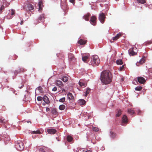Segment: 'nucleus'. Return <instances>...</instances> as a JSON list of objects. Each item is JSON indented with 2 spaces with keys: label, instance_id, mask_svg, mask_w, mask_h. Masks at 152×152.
<instances>
[{
  "label": "nucleus",
  "instance_id": "1",
  "mask_svg": "<svg viewBox=\"0 0 152 152\" xmlns=\"http://www.w3.org/2000/svg\"><path fill=\"white\" fill-rule=\"evenodd\" d=\"M101 80L103 84H109L112 81V76L110 72L107 71H104L102 72Z\"/></svg>",
  "mask_w": 152,
  "mask_h": 152
},
{
  "label": "nucleus",
  "instance_id": "2",
  "mask_svg": "<svg viewBox=\"0 0 152 152\" xmlns=\"http://www.w3.org/2000/svg\"><path fill=\"white\" fill-rule=\"evenodd\" d=\"M91 61L92 62L91 64H89L93 66L98 65L100 63V60L97 55L94 56H93V59L91 60Z\"/></svg>",
  "mask_w": 152,
  "mask_h": 152
},
{
  "label": "nucleus",
  "instance_id": "3",
  "mask_svg": "<svg viewBox=\"0 0 152 152\" xmlns=\"http://www.w3.org/2000/svg\"><path fill=\"white\" fill-rule=\"evenodd\" d=\"M15 148L18 150L21 151L24 148V144L21 141H18L16 143L15 145Z\"/></svg>",
  "mask_w": 152,
  "mask_h": 152
},
{
  "label": "nucleus",
  "instance_id": "4",
  "mask_svg": "<svg viewBox=\"0 0 152 152\" xmlns=\"http://www.w3.org/2000/svg\"><path fill=\"white\" fill-rule=\"evenodd\" d=\"M105 18L104 13H101L99 14V20L102 23H104Z\"/></svg>",
  "mask_w": 152,
  "mask_h": 152
},
{
  "label": "nucleus",
  "instance_id": "5",
  "mask_svg": "<svg viewBox=\"0 0 152 152\" xmlns=\"http://www.w3.org/2000/svg\"><path fill=\"white\" fill-rule=\"evenodd\" d=\"M97 19L96 18L95 16H92L91 17L90 22L91 24L94 26H95L96 23V20Z\"/></svg>",
  "mask_w": 152,
  "mask_h": 152
},
{
  "label": "nucleus",
  "instance_id": "6",
  "mask_svg": "<svg viewBox=\"0 0 152 152\" xmlns=\"http://www.w3.org/2000/svg\"><path fill=\"white\" fill-rule=\"evenodd\" d=\"M128 122V118L126 116L124 115L122 118V121L121 123L122 126H125V124H126Z\"/></svg>",
  "mask_w": 152,
  "mask_h": 152
},
{
  "label": "nucleus",
  "instance_id": "7",
  "mask_svg": "<svg viewBox=\"0 0 152 152\" xmlns=\"http://www.w3.org/2000/svg\"><path fill=\"white\" fill-rule=\"evenodd\" d=\"M68 58L69 61H72L73 62L75 61L76 60L74 55L71 53L69 54Z\"/></svg>",
  "mask_w": 152,
  "mask_h": 152
},
{
  "label": "nucleus",
  "instance_id": "8",
  "mask_svg": "<svg viewBox=\"0 0 152 152\" xmlns=\"http://www.w3.org/2000/svg\"><path fill=\"white\" fill-rule=\"evenodd\" d=\"M138 81L141 84H144L146 82L145 78L142 77H138L137 78Z\"/></svg>",
  "mask_w": 152,
  "mask_h": 152
},
{
  "label": "nucleus",
  "instance_id": "9",
  "mask_svg": "<svg viewBox=\"0 0 152 152\" xmlns=\"http://www.w3.org/2000/svg\"><path fill=\"white\" fill-rule=\"evenodd\" d=\"M56 130L53 129H47V132L50 134H54L56 132Z\"/></svg>",
  "mask_w": 152,
  "mask_h": 152
},
{
  "label": "nucleus",
  "instance_id": "10",
  "mask_svg": "<svg viewBox=\"0 0 152 152\" xmlns=\"http://www.w3.org/2000/svg\"><path fill=\"white\" fill-rule=\"evenodd\" d=\"M56 83L57 86L60 87H63L64 86V84L62 82L59 80H57L56 81Z\"/></svg>",
  "mask_w": 152,
  "mask_h": 152
},
{
  "label": "nucleus",
  "instance_id": "11",
  "mask_svg": "<svg viewBox=\"0 0 152 152\" xmlns=\"http://www.w3.org/2000/svg\"><path fill=\"white\" fill-rule=\"evenodd\" d=\"M44 102L47 104L50 103V101L48 97L46 96H44L43 98Z\"/></svg>",
  "mask_w": 152,
  "mask_h": 152
},
{
  "label": "nucleus",
  "instance_id": "12",
  "mask_svg": "<svg viewBox=\"0 0 152 152\" xmlns=\"http://www.w3.org/2000/svg\"><path fill=\"white\" fill-rule=\"evenodd\" d=\"M122 35L121 33L118 34L115 37H113V40H116L118 39Z\"/></svg>",
  "mask_w": 152,
  "mask_h": 152
},
{
  "label": "nucleus",
  "instance_id": "13",
  "mask_svg": "<svg viewBox=\"0 0 152 152\" xmlns=\"http://www.w3.org/2000/svg\"><path fill=\"white\" fill-rule=\"evenodd\" d=\"M129 53L130 56H134L136 55L137 53L134 51L133 49H130L129 50Z\"/></svg>",
  "mask_w": 152,
  "mask_h": 152
},
{
  "label": "nucleus",
  "instance_id": "14",
  "mask_svg": "<svg viewBox=\"0 0 152 152\" xmlns=\"http://www.w3.org/2000/svg\"><path fill=\"white\" fill-rule=\"evenodd\" d=\"M38 20L41 21V22L42 21L45 19L44 14H42L40 15L38 17Z\"/></svg>",
  "mask_w": 152,
  "mask_h": 152
},
{
  "label": "nucleus",
  "instance_id": "15",
  "mask_svg": "<svg viewBox=\"0 0 152 152\" xmlns=\"http://www.w3.org/2000/svg\"><path fill=\"white\" fill-rule=\"evenodd\" d=\"M91 15L89 13H87L86 15H85L83 17V18L86 21H88L89 20V17Z\"/></svg>",
  "mask_w": 152,
  "mask_h": 152
},
{
  "label": "nucleus",
  "instance_id": "16",
  "mask_svg": "<svg viewBox=\"0 0 152 152\" xmlns=\"http://www.w3.org/2000/svg\"><path fill=\"white\" fill-rule=\"evenodd\" d=\"M67 96L68 98L71 100H73L74 99V97L72 94L70 93H69L67 94Z\"/></svg>",
  "mask_w": 152,
  "mask_h": 152
},
{
  "label": "nucleus",
  "instance_id": "17",
  "mask_svg": "<svg viewBox=\"0 0 152 152\" xmlns=\"http://www.w3.org/2000/svg\"><path fill=\"white\" fill-rule=\"evenodd\" d=\"M27 10L31 11L33 10L34 9V7L33 5L31 4H29L28 5Z\"/></svg>",
  "mask_w": 152,
  "mask_h": 152
},
{
  "label": "nucleus",
  "instance_id": "18",
  "mask_svg": "<svg viewBox=\"0 0 152 152\" xmlns=\"http://www.w3.org/2000/svg\"><path fill=\"white\" fill-rule=\"evenodd\" d=\"M78 43L80 45H83L85 44L86 43V41H84L82 39H80L78 42Z\"/></svg>",
  "mask_w": 152,
  "mask_h": 152
},
{
  "label": "nucleus",
  "instance_id": "19",
  "mask_svg": "<svg viewBox=\"0 0 152 152\" xmlns=\"http://www.w3.org/2000/svg\"><path fill=\"white\" fill-rule=\"evenodd\" d=\"M8 122V120L1 118L0 119V122L2 124H6Z\"/></svg>",
  "mask_w": 152,
  "mask_h": 152
},
{
  "label": "nucleus",
  "instance_id": "20",
  "mask_svg": "<svg viewBox=\"0 0 152 152\" xmlns=\"http://www.w3.org/2000/svg\"><path fill=\"white\" fill-rule=\"evenodd\" d=\"M43 3L42 1H40L39 2V11H41L42 10V6L43 5Z\"/></svg>",
  "mask_w": 152,
  "mask_h": 152
},
{
  "label": "nucleus",
  "instance_id": "21",
  "mask_svg": "<svg viewBox=\"0 0 152 152\" xmlns=\"http://www.w3.org/2000/svg\"><path fill=\"white\" fill-rule=\"evenodd\" d=\"M31 134H40L41 132L39 130H37V131H32L30 132Z\"/></svg>",
  "mask_w": 152,
  "mask_h": 152
},
{
  "label": "nucleus",
  "instance_id": "22",
  "mask_svg": "<svg viewBox=\"0 0 152 152\" xmlns=\"http://www.w3.org/2000/svg\"><path fill=\"white\" fill-rule=\"evenodd\" d=\"M23 69L20 68L18 70H15L14 71V72L15 74H18L19 72H23Z\"/></svg>",
  "mask_w": 152,
  "mask_h": 152
},
{
  "label": "nucleus",
  "instance_id": "23",
  "mask_svg": "<svg viewBox=\"0 0 152 152\" xmlns=\"http://www.w3.org/2000/svg\"><path fill=\"white\" fill-rule=\"evenodd\" d=\"M128 113L131 115H132L135 113L134 110L131 109H129L128 110Z\"/></svg>",
  "mask_w": 152,
  "mask_h": 152
},
{
  "label": "nucleus",
  "instance_id": "24",
  "mask_svg": "<svg viewBox=\"0 0 152 152\" xmlns=\"http://www.w3.org/2000/svg\"><path fill=\"white\" fill-rule=\"evenodd\" d=\"M116 63L117 64L122 65L123 64V62L121 59H120L117 60Z\"/></svg>",
  "mask_w": 152,
  "mask_h": 152
},
{
  "label": "nucleus",
  "instance_id": "25",
  "mask_svg": "<svg viewBox=\"0 0 152 152\" xmlns=\"http://www.w3.org/2000/svg\"><path fill=\"white\" fill-rule=\"evenodd\" d=\"M90 91L91 89L89 88H87L86 92L84 93V95L85 96H87V94H88L90 92Z\"/></svg>",
  "mask_w": 152,
  "mask_h": 152
},
{
  "label": "nucleus",
  "instance_id": "26",
  "mask_svg": "<svg viewBox=\"0 0 152 152\" xmlns=\"http://www.w3.org/2000/svg\"><path fill=\"white\" fill-rule=\"evenodd\" d=\"M88 56H85L82 57V59L83 61L85 62L88 59Z\"/></svg>",
  "mask_w": 152,
  "mask_h": 152
},
{
  "label": "nucleus",
  "instance_id": "27",
  "mask_svg": "<svg viewBox=\"0 0 152 152\" xmlns=\"http://www.w3.org/2000/svg\"><path fill=\"white\" fill-rule=\"evenodd\" d=\"M79 103L81 105H83L86 103V101L83 99H81L79 100Z\"/></svg>",
  "mask_w": 152,
  "mask_h": 152
},
{
  "label": "nucleus",
  "instance_id": "28",
  "mask_svg": "<svg viewBox=\"0 0 152 152\" xmlns=\"http://www.w3.org/2000/svg\"><path fill=\"white\" fill-rule=\"evenodd\" d=\"M62 80L64 82H66L68 81V79L67 77L64 76L63 77Z\"/></svg>",
  "mask_w": 152,
  "mask_h": 152
},
{
  "label": "nucleus",
  "instance_id": "29",
  "mask_svg": "<svg viewBox=\"0 0 152 152\" xmlns=\"http://www.w3.org/2000/svg\"><path fill=\"white\" fill-rule=\"evenodd\" d=\"M73 139L72 137L70 136H68L67 137V140L69 142H71Z\"/></svg>",
  "mask_w": 152,
  "mask_h": 152
},
{
  "label": "nucleus",
  "instance_id": "30",
  "mask_svg": "<svg viewBox=\"0 0 152 152\" xmlns=\"http://www.w3.org/2000/svg\"><path fill=\"white\" fill-rule=\"evenodd\" d=\"M65 108V106L64 104L61 105L59 106V108L61 110H63Z\"/></svg>",
  "mask_w": 152,
  "mask_h": 152
},
{
  "label": "nucleus",
  "instance_id": "31",
  "mask_svg": "<svg viewBox=\"0 0 152 152\" xmlns=\"http://www.w3.org/2000/svg\"><path fill=\"white\" fill-rule=\"evenodd\" d=\"M79 85L81 86V87H83V86H86V84L85 83H83V82H82L81 81H79Z\"/></svg>",
  "mask_w": 152,
  "mask_h": 152
},
{
  "label": "nucleus",
  "instance_id": "32",
  "mask_svg": "<svg viewBox=\"0 0 152 152\" xmlns=\"http://www.w3.org/2000/svg\"><path fill=\"white\" fill-rule=\"evenodd\" d=\"M111 137L113 138H114L115 136V134L111 131L110 132Z\"/></svg>",
  "mask_w": 152,
  "mask_h": 152
},
{
  "label": "nucleus",
  "instance_id": "33",
  "mask_svg": "<svg viewBox=\"0 0 152 152\" xmlns=\"http://www.w3.org/2000/svg\"><path fill=\"white\" fill-rule=\"evenodd\" d=\"M142 89V87L141 86H137L135 88V90L137 91H140Z\"/></svg>",
  "mask_w": 152,
  "mask_h": 152
},
{
  "label": "nucleus",
  "instance_id": "34",
  "mask_svg": "<svg viewBox=\"0 0 152 152\" xmlns=\"http://www.w3.org/2000/svg\"><path fill=\"white\" fill-rule=\"evenodd\" d=\"M137 1L138 3L142 4H144L146 2L145 0H137Z\"/></svg>",
  "mask_w": 152,
  "mask_h": 152
},
{
  "label": "nucleus",
  "instance_id": "35",
  "mask_svg": "<svg viewBox=\"0 0 152 152\" xmlns=\"http://www.w3.org/2000/svg\"><path fill=\"white\" fill-rule=\"evenodd\" d=\"M37 90L41 93H43V89L41 86L37 88Z\"/></svg>",
  "mask_w": 152,
  "mask_h": 152
},
{
  "label": "nucleus",
  "instance_id": "36",
  "mask_svg": "<svg viewBox=\"0 0 152 152\" xmlns=\"http://www.w3.org/2000/svg\"><path fill=\"white\" fill-rule=\"evenodd\" d=\"M92 130L93 131H94L95 132H97L99 131V129L97 127H92Z\"/></svg>",
  "mask_w": 152,
  "mask_h": 152
},
{
  "label": "nucleus",
  "instance_id": "37",
  "mask_svg": "<svg viewBox=\"0 0 152 152\" xmlns=\"http://www.w3.org/2000/svg\"><path fill=\"white\" fill-rule=\"evenodd\" d=\"M121 114V110H119L118 111V113L116 114V116L117 117L120 116Z\"/></svg>",
  "mask_w": 152,
  "mask_h": 152
},
{
  "label": "nucleus",
  "instance_id": "38",
  "mask_svg": "<svg viewBox=\"0 0 152 152\" xmlns=\"http://www.w3.org/2000/svg\"><path fill=\"white\" fill-rule=\"evenodd\" d=\"M145 60L143 58H142L139 61V63L140 64H142L145 62Z\"/></svg>",
  "mask_w": 152,
  "mask_h": 152
},
{
  "label": "nucleus",
  "instance_id": "39",
  "mask_svg": "<svg viewBox=\"0 0 152 152\" xmlns=\"http://www.w3.org/2000/svg\"><path fill=\"white\" fill-rule=\"evenodd\" d=\"M43 99V98L40 96H39L37 97V99L38 101H41Z\"/></svg>",
  "mask_w": 152,
  "mask_h": 152
},
{
  "label": "nucleus",
  "instance_id": "40",
  "mask_svg": "<svg viewBox=\"0 0 152 152\" xmlns=\"http://www.w3.org/2000/svg\"><path fill=\"white\" fill-rule=\"evenodd\" d=\"M65 97H63L59 99V101L61 102H64L65 101Z\"/></svg>",
  "mask_w": 152,
  "mask_h": 152
},
{
  "label": "nucleus",
  "instance_id": "41",
  "mask_svg": "<svg viewBox=\"0 0 152 152\" xmlns=\"http://www.w3.org/2000/svg\"><path fill=\"white\" fill-rule=\"evenodd\" d=\"M45 148L44 147L40 148H39V151H41V152H45V150H44Z\"/></svg>",
  "mask_w": 152,
  "mask_h": 152
},
{
  "label": "nucleus",
  "instance_id": "42",
  "mask_svg": "<svg viewBox=\"0 0 152 152\" xmlns=\"http://www.w3.org/2000/svg\"><path fill=\"white\" fill-rule=\"evenodd\" d=\"M124 68V65H122L119 68V70L120 71H122L123 70Z\"/></svg>",
  "mask_w": 152,
  "mask_h": 152
},
{
  "label": "nucleus",
  "instance_id": "43",
  "mask_svg": "<svg viewBox=\"0 0 152 152\" xmlns=\"http://www.w3.org/2000/svg\"><path fill=\"white\" fill-rule=\"evenodd\" d=\"M52 113L53 114H54L55 115H56L57 114V111H56V110H53V111H52Z\"/></svg>",
  "mask_w": 152,
  "mask_h": 152
},
{
  "label": "nucleus",
  "instance_id": "44",
  "mask_svg": "<svg viewBox=\"0 0 152 152\" xmlns=\"http://www.w3.org/2000/svg\"><path fill=\"white\" fill-rule=\"evenodd\" d=\"M57 90V88L56 87H54L52 89V91H55Z\"/></svg>",
  "mask_w": 152,
  "mask_h": 152
},
{
  "label": "nucleus",
  "instance_id": "45",
  "mask_svg": "<svg viewBox=\"0 0 152 152\" xmlns=\"http://www.w3.org/2000/svg\"><path fill=\"white\" fill-rule=\"evenodd\" d=\"M147 42L148 44H150L152 43V40L148 41Z\"/></svg>",
  "mask_w": 152,
  "mask_h": 152
},
{
  "label": "nucleus",
  "instance_id": "46",
  "mask_svg": "<svg viewBox=\"0 0 152 152\" xmlns=\"http://www.w3.org/2000/svg\"><path fill=\"white\" fill-rule=\"evenodd\" d=\"M11 11H12L11 15H14L15 14V11L14 10H13L12 9L11 10Z\"/></svg>",
  "mask_w": 152,
  "mask_h": 152
},
{
  "label": "nucleus",
  "instance_id": "47",
  "mask_svg": "<svg viewBox=\"0 0 152 152\" xmlns=\"http://www.w3.org/2000/svg\"><path fill=\"white\" fill-rule=\"evenodd\" d=\"M75 0H69V1L73 3L75 2Z\"/></svg>",
  "mask_w": 152,
  "mask_h": 152
},
{
  "label": "nucleus",
  "instance_id": "48",
  "mask_svg": "<svg viewBox=\"0 0 152 152\" xmlns=\"http://www.w3.org/2000/svg\"><path fill=\"white\" fill-rule=\"evenodd\" d=\"M83 152H91V151L90 150H88L87 151H85V150H83Z\"/></svg>",
  "mask_w": 152,
  "mask_h": 152
},
{
  "label": "nucleus",
  "instance_id": "49",
  "mask_svg": "<svg viewBox=\"0 0 152 152\" xmlns=\"http://www.w3.org/2000/svg\"><path fill=\"white\" fill-rule=\"evenodd\" d=\"M50 110V109L49 108H48V107H47L46 108V111H49Z\"/></svg>",
  "mask_w": 152,
  "mask_h": 152
},
{
  "label": "nucleus",
  "instance_id": "50",
  "mask_svg": "<svg viewBox=\"0 0 152 152\" xmlns=\"http://www.w3.org/2000/svg\"><path fill=\"white\" fill-rule=\"evenodd\" d=\"M3 7L2 6L0 8V12L3 9Z\"/></svg>",
  "mask_w": 152,
  "mask_h": 152
},
{
  "label": "nucleus",
  "instance_id": "51",
  "mask_svg": "<svg viewBox=\"0 0 152 152\" xmlns=\"http://www.w3.org/2000/svg\"><path fill=\"white\" fill-rule=\"evenodd\" d=\"M40 23V22L39 21H37L36 22H35V23L36 24H37L38 23Z\"/></svg>",
  "mask_w": 152,
  "mask_h": 152
},
{
  "label": "nucleus",
  "instance_id": "52",
  "mask_svg": "<svg viewBox=\"0 0 152 152\" xmlns=\"http://www.w3.org/2000/svg\"><path fill=\"white\" fill-rule=\"evenodd\" d=\"M24 86V85L23 84L22 86H21L20 87L19 86V87L20 88H21L23 87Z\"/></svg>",
  "mask_w": 152,
  "mask_h": 152
},
{
  "label": "nucleus",
  "instance_id": "53",
  "mask_svg": "<svg viewBox=\"0 0 152 152\" xmlns=\"http://www.w3.org/2000/svg\"><path fill=\"white\" fill-rule=\"evenodd\" d=\"M60 55V53H57V56L59 57H60V56H59Z\"/></svg>",
  "mask_w": 152,
  "mask_h": 152
},
{
  "label": "nucleus",
  "instance_id": "54",
  "mask_svg": "<svg viewBox=\"0 0 152 152\" xmlns=\"http://www.w3.org/2000/svg\"><path fill=\"white\" fill-rule=\"evenodd\" d=\"M23 21L22 20L21 21L20 24L21 25H22L23 24Z\"/></svg>",
  "mask_w": 152,
  "mask_h": 152
},
{
  "label": "nucleus",
  "instance_id": "55",
  "mask_svg": "<svg viewBox=\"0 0 152 152\" xmlns=\"http://www.w3.org/2000/svg\"><path fill=\"white\" fill-rule=\"evenodd\" d=\"M27 123H31V122L30 121H27Z\"/></svg>",
  "mask_w": 152,
  "mask_h": 152
},
{
  "label": "nucleus",
  "instance_id": "56",
  "mask_svg": "<svg viewBox=\"0 0 152 152\" xmlns=\"http://www.w3.org/2000/svg\"><path fill=\"white\" fill-rule=\"evenodd\" d=\"M138 111V113H141V111L140 110H139Z\"/></svg>",
  "mask_w": 152,
  "mask_h": 152
},
{
  "label": "nucleus",
  "instance_id": "57",
  "mask_svg": "<svg viewBox=\"0 0 152 152\" xmlns=\"http://www.w3.org/2000/svg\"><path fill=\"white\" fill-rule=\"evenodd\" d=\"M42 105H45V103H42Z\"/></svg>",
  "mask_w": 152,
  "mask_h": 152
},
{
  "label": "nucleus",
  "instance_id": "58",
  "mask_svg": "<svg viewBox=\"0 0 152 152\" xmlns=\"http://www.w3.org/2000/svg\"><path fill=\"white\" fill-rule=\"evenodd\" d=\"M61 55H62V57H63V55L62 54H61Z\"/></svg>",
  "mask_w": 152,
  "mask_h": 152
}]
</instances>
